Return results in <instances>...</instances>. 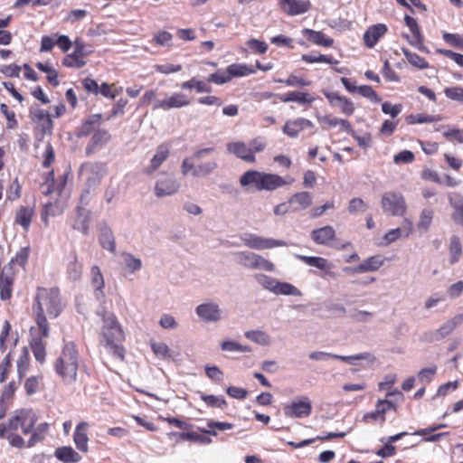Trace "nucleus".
<instances>
[{
    "mask_svg": "<svg viewBox=\"0 0 463 463\" xmlns=\"http://www.w3.org/2000/svg\"><path fill=\"white\" fill-rule=\"evenodd\" d=\"M63 304L56 288H39L37 289L33 312L37 326L45 336L49 335L47 319L56 318L62 311Z\"/></svg>",
    "mask_w": 463,
    "mask_h": 463,
    "instance_id": "obj_1",
    "label": "nucleus"
},
{
    "mask_svg": "<svg viewBox=\"0 0 463 463\" xmlns=\"http://www.w3.org/2000/svg\"><path fill=\"white\" fill-rule=\"evenodd\" d=\"M36 414L30 409H22L16 411L8 421L4 424L5 428V439L10 446L16 449L25 448V440L17 431L22 430L23 434L27 435L33 430V427L37 422Z\"/></svg>",
    "mask_w": 463,
    "mask_h": 463,
    "instance_id": "obj_2",
    "label": "nucleus"
},
{
    "mask_svg": "<svg viewBox=\"0 0 463 463\" xmlns=\"http://www.w3.org/2000/svg\"><path fill=\"white\" fill-rule=\"evenodd\" d=\"M292 178H284L277 174L248 170L244 172L240 179V185L245 190L254 188L257 191L272 192L285 185L290 184Z\"/></svg>",
    "mask_w": 463,
    "mask_h": 463,
    "instance_id": "obj_3",
    "label": "nucleus"
},
{
    "mask_svg": "<svg viewBox=\"0 0 463 463\" xmlns=\"http://www.w3.org/2000/svg\"><path fill=\"white\" fill-rule=\"evenodd\" d=\"M215 152L214 147H204L196 150L192 156L185 157L181 164V173L194 177H206L212 175L219 166L218 159L203 160Z\"/></svg>",
    "mask_w": 463,
    "mask_h": 463,
    "instance_id": "obj_4",
    "label": "nucleus"
},
{
    "mask_svg": "<svg viewBox=\"0 0 463 463\" xmlns=\"http://www.w3.org/2000/svg\"><path fill=\"white\" fill-rule=\"evenodd\" d=\"M102 320L101 344L109 353L122 360L124 358V349L121 342L125 338L124 331L114 314H104Z\"/></svg>",
    "mask_w": 463,
    "mask_h": 463,
    "instance_id": "obj_5",
    "label": "nucleus"
},
{
    "mask_svg": "<svg viewBox=\"0 0 463 463\" xmlns=\"http://www.w3.org/2000/svg\"><path fill=\"white\" fill-rule=\"evenodd\" d=\"M79 354L73 343H66L54 363V370L65 384L76 382L79 369Z\"/></svg>",
    "mask_w": 463,
    "mask_h": 463,
    "instance_id": "obj_6",
    "label": "nucleus"
},
{
    "mask_svg": "<svg viewBox=\"0 0 463 463\" xmlns=\"http://www.w3.org/2000/svg\"><path fill=\"white\" fill-rule=\"evenodd\" d=\"M234 257L235 261L246 269H259L268 272H274L276 270L273 262L253 251H238L234 254Z\"/></svg>",
    "mask_w": 463,
    "mask_h": 463,
    "instance_id": "obj_7",
    "label": "nucleus"
},
{
    "mask_svg": "<svg viewBox=\"0 0 463 463\" xmlns=\"http://www.w3.org/2000/svg\"><path fill=\"white\" fill-rule=\"evenodd\" d=\"M195 315L202 323L217 324L223 318V311L213 298H206L194 309Z\"/></svg>",
    "mask_w": 463,
    "mask_h": 463,
    "instance_id": "obj_8",
    "label": "nucleus"
},
{
    "mask_svg": "<svg viewBox=\"0 0 463 463\" xmlns=\"http://www.w3.org/2000/svg\"><path fill=\"white\" fill-rule=\"evenodd\" d=\"M240 239L244 246L256 250H270L288 245V243L283 240L262 237L251 232L242 233L240 236Z\"/></svg>",
    "mask_w": 463,
    "mask_h": 463,
    "instance_id": "obj_9",
    "label": "nucleus"
},
{
    "mask_svg": "<svg viewBox=\"0 0 463 463\" xmlns=\"http://www.w3.org/2000/svg\"><path fill=\"white\" fill-rule=\"evenodd\" d=\"M73 46L74 51L63 57L62 64L68 68H83L87 64L86 57L91 54L93 51L80 38L74 41Z\"/></svg>",
    "mask_w": 463,
    "mask_h": 463,
    "instance_id": "obj_10",
    "label": "nucleus"
},
{
    "mask_svg": "<svg viewBox=\"0 0 463 463\" xmlns=\"http://www.w3.org/2000/svg\"><path fill=\"white\" fill-rule=\"evenodd\" d=\"M381 204L383 213L391 216H403L407 211L405 198L401 193L387 192L383 194Z\"/></svg>",
    "mask_w": 463,
    "mask_h": 463,
    "instance_id": "obj_11",
    "label": "nucleus"
},
{
    "mask_svg": "<svg viewBox=\"0 0 463 463\" xmlns=\"http://www.w3.org/2000/svg\"><path fill=\"white\" fill-rule=\"evenodd\" d=\"M463 323V313L458 314L445 321L438 329L424 332L421 335L423 342L432 343L440 341L449 335L458 326Z\"/></svg>",
    "mask_w": 463,
    "mask_h": 463,
    "instance_id": "obj_12",
    "label": "nucleus"
},
{
    "mask_svg": "<svg viewBox=\"0 0 463 463\" xmlns=\"http://www.w3.org/2000/svg\"><path fill=\"white\" fill-rule=\"evenodd\" d=\"M312 403L307 396H299L283 407V413L288 418L302 419L311 414Z\"/></svg>",
    "mask_w": 463,
    "mask_h": 463,
    "instance_id": "obj_13",
    "label": "nucleus"
},
{
    "mask_svg": "<svg viewBox=\"0 0 463 463\" xmlns=\"http://www.w3.org/2000/svg\"><path fill=\"white\" fill-rule=\"evenodd\" d=\"M192 99L183 92H175L161 100H156L153 105V109L169 110L173 109H181L191 104Z\"/></svg>",
    "mask_w": 463,
    "mask_h": 463,
    "instance_id": "obj_14",
    "label": "nucleus"
},
{
    "mask_svg": "<svg viewBox=\"0 0 463 463\" xmlns=\"http://www.w3.org/2000/svg\"><path fill=\"white\" fill-rule=\"evenodd\" d=\"M180 183L171 175H165L156 180L154 187V194L157 198L172 196L178 193Z\"/></svg>",
    "mask_w": 463,
    "mask_h": 463,
    "instance_id": "obj_15",
    "label": "nucleus"
},
{
    "mask_svg": "<svg viewBox=\"0 0 463 463\" xmlns=\"http://www.w3.org/2000/svg\"><path fill=\"white\" fill-rule=\"evenodd\" d=\"M30 113L33 116V120L37 124V128L43 134L51 135L53 128L51 115L37 105L32 106Z\"/></svg>",
    "mask_w": 463,
    "mask_h": 463,
    "instance_id": "obj_16",
    "label": "nucleus"
},
{
    "mask_svg": "<svg viewBox=\"0 0 463 463\" xmlns=\"http://www.w3.org/2000/svg\"><path fill=\"white\" fill-rule=\"evenodd\" d=\"M31 348L33 350V354L35 359L39 363H43L45 361L46 351H45V343L43 342V338L47 336L43 335V332L38 327L37 329L34 327L31 328Z\"/></svg>",
    "mask_w": 463,
    "mask_h": 463,
    "instance_id": "obj_17",
    "label": "nucleus"
},
{
    "mask_svg": "<svg viewBox=\"0 0 463 463\" xmlns=\"http://www.w3.org/2000/svg\"><path fill=\"white\" fill-rule=\"evenodd\" d=\"M295 257L310 267H315L320 270H323L326 275H328L332 278L335 277V273L331 271V269H333V264L326 259L322 257L306 256L300 254H295Z\"/></svg>",
    "mask_w": 463,
    "mask_h": 463,
    "instance_id": "obj_18",
    "label": "nucleus"
},
{
    "mask_svg": "<svg viewBox=\"0 0 463 463\" xmlns=\"http://www.w3.org/2000/svg\"><path fill=\"white\" fill-rule=\"evenodd\" d=\"M226 149L229 153L236 156L238 158L245 162L253 163L256 160V157L249 148V146L243 142H230L226 145Z\"/></svg>",
    "mask_w": 463,
    "mask_h": 463,
    "instance_id": "obj_19",
    "label": "nucleus"
},
{
    "mask_svg": "<svg viewBox=\"0 0 463 463\" xmlns=\"http://www.w3.org/2000/svg\"><path fill=\"white\" fill-rule=\"evenodd\" d=\"M89 423L86 421H81L77 424L74 433H73V441L74 444L80 452L87 453L89 451L88 442V429Z\"/></svg>",
    "mask_w": 463,
    "mask_h": 463,
    "instance_id": "obj_20",
    "label": "nucleus"
},
{
    "mask_svg": "<svg viewBox=\"0 0 463 463\" xmlns=\"http://www.w3.org/2000/svg\"><path fill=\"white\" fill-rule=\"evenodd\" d=\"M383 264L381 256H372L364 260L358 266L354 268L346 267L344 271H352L354 273L372 272L378 270Z\"/></svg>",
    "mask_w": 463,
    "mask_h": 463,
    "instance_id": "obj_21",
    "label": "nucleus"
},
{
    "mask_svg": "<svg viewBox=\"0 0 463 463\" xmlns=\"http://www.w3.org/2000/svg\"><path fill=\"white\" fill-rule=\"evenodd\" d=\"M282 10L289 15H298L308 11V0H281Z\"/></svg>",
    "mask_w": 463,
    "mask_h": 463,
    "instance_id": "obj_22",
    "label": "nucleus"
},
{
    "mask_svg": "<svg viewBox=\"0 0 463 463\" xmlns=\"http://www.w3.org/2000/svg\"><path fill=\"white\" fill-rule=\"evenodd\" d=\"M313 126L310 120L298 118L294 120L287 121L283 127V132L290 137H297L299 132L307 128H313Z\"/></svg>",
    "mask_w": 463,
    "mask_h": 463,
    "instance_id": "obj_23",
    "label": "nucleus"
},
{
    "mask_svg": "<svg viewBox=\"0 0 463 463\" xmlns=\"http://www.w3.org/2000/svg\"><path fill=\"white\" fill-rule=\"evenodd\" d=\"M66 208V203L61 199H56L54 202H46L43 205L42 220L47 225L48 218L61 214Z\"/></svg>",
    "mask_w": 463,
    "mask_h": 463,
    "instance_id": "obj_24",
    "label": "nucleus"
},
{
    "mask_svg": "<svg viewBox=\"0 0 463 463\" xmlns=\"http://www.w3.org/2000/svg\"><path fill=\"white\" fill-rule=\"evenodd\" d=\"M335 237V229L326 225L311 232V239L319 245H327Z\"/></svg>",
    "mask_w": 463,
    "mask_h": 463,
    "instance_id": "obj_25",
    "label": "nucleus"
},
{
    "mask_svg": "<svg viewBox=\"0 0 463 463\" xmlns=\"http://www.w3.org/2000/svg\"><path fill=\"white\" fill-rule=\"evenodd\" d=\"M387 32V27L383 24H378L369 27L364 34V41L368 48H373L379 39Z\"/></svg>",
    "mask_w": 463,
    "mask_h": 463,
    "instance_id": "obj_26",
    "label": "nucleus"
},
{
    "mask_svg": "<svg viewBox=\"0 0 463 463\" xmlns=\"http://www.w3.org/2000/svg\"><path fill=\"white\" fill-rule=\"evenodd\" d=\"M169 156V149L166 146L161 145L156 148V154L150 160V164L145 168L144 172L147 175L153 174L166 160Z\"/></svg>",
    "mask_w": 463,
    "mask_h": 463,
    "instance_id": "obj_27",
    "label": "nucleus"
},
{
    "mask_svg": "<svg viewBox=\"0 0 463 463\" xmlns=\"http://www.w3.org/2000/svg\"><path fill=\"white\" fill-rule=\"evenodd\" d=\"M85 171L88 175L86 182L90 188L98 185L106 173L104 165L99 164L87 165Z\"/></svg>",
    "mask_w": 463,
    "mask_h": 463,
    "instance_id": "obj_28",
    "label": "nucleus"
},
{
    "mask_svg": "<svg viewBox=\"0 0 463 463\" xmlns=\"http://www.w3.org/2000/svg\"><path fill=\"white\" fill-rule=\"evenodd\" d=\"M302 34L307 37L308 41L319 46L329 47L334 43L332 38L319 31L305 28L302 30Z\"/></svg>",
    "mask_w": 463,
    "mask_h": 463,
    "instance_id": "obj_29",
    "label": "nucleus"
},
{
    "mask_svg": "<svg viewBox=\"0 0 463 463\" xmlns=\"http://www.w3.org/2000/svg\"><path fill=\"white\" fill-rule=\"evenodd\" d=\"M313 197L308 192H299L293 194L288 200V203L293 205V211H302L307 209L312 204Z\"/></svg>",
    "mask_w": 463,
    "mask_h": 463,
    "instance_id": "obj_30",
    "label": "nucleus"
},
{
    "mask_svg": "<svg viewBox=\"0 0 463 463\" xmlns=\"http://www.w3.org/2000/svg\"><path fill=\"white\" fill-rule=\"evenodd\" d=\"M50 429V425L47 422L40 423L36 427L35 425L33 427V430L30 431L31 434L28 441H25L26 448H32L35 446L37 443L44 440L46 434Z\"/></svg>",
    "mask_w": 463,
    "mask_h": 463,
    "instance_id": "obj_31",
    "label": "nucleus"
},
{
    "mask_svg": "<svg viewBox=\"0 0 463 463\" xmlns=\"http://www.w3.org/2000/svg\"><path fill=\"white\" fill-rule=\"evenodd\" d=\"M54 456L63 463H77L81 459V456L70 446L56 449Z\"/></svg>",
    "mask_w": 463,
    "mask_h": 463,
    "instance_id": "obj_32",
    "label": "nucleus"
},
{
    "mask_svg": "<svg viewBox=\"0 0 463 463\" xmlns=\"http://www.w3.org/2000/svg\"><path fill=\"white\" fill-rule=\"evenodd\" d=\"M66 184V178L64 175L61 176V181L57 185L54 184L53 180V172L49 173L46 181L42 185V193L45 195H50L53 193H56L57 195H61L62 189L64 188Z\"/></svg>",
    "mask_w": 463,
    "mask_h": 463,
    "instance_id": "obj_33",
    "label": "nucleus"
},
{
    "mask_svg": "<svg viewBox=\"0 0 463 463\" xmlns=\"http://www.w3.org/2000/svg\"><path fill=\"white\" fill-rule=\"evenodd\" d=\"M91 284L94 288V296L98 300H101L105 295L102 290L104 287V279L99 267L93 266L90 270Z\"/></svg>",
    "mask_w": 463,
    "mask_h": 463,
    "instance_id": "obj_34",
    "label": "nucleus"
},
{
    "mask_svg": "<svg viewBox=\"0 0 463 463\" xmlns=\"http://www.w3.org/2000/svg\"><path fill=\"white\" fill-rule=\"evenodd\" d=\"M99 241L100 246L110 251L115 252L116 242L112 230L109 227H103L100 229Z\"/></svg>",
    "mask_w": 463,
    "mask_h": 463,
    "instance_id": "obj_35",
    "label": "nucleus"
},
{
    "mask_svg": "<svg viewBox=\"0 0 463 463\" xmlns=\"http://www.w3.org/2000/svg\"><path fill=\"white\" fill-rule=\"evenodd\" d=\"M34 213L33 207L20 206L16 212L15 222L21 225L24 230H28L31 224L32 218Z\"/></svg>",
    "mask_w": 463,
    "mask_h": 463,
    "instance_id": "obj_36",
    "label": "nucleus"
},
{
    "mask_svg": "<svg viewBox=\"0 0 463 463\" xmlns=\"http://www.w3.org/2000/svg\"><path fill=\"white\" fill-rule=\"evenodd\" d=\"M13 278L6 272L5 268L0 275V298L7 300L12 296Z\"/></svg>",
    "mask_w": 463,
    "mask_h": 463,
    "instance_id": "obj_37",
    "label": "nucleus"
},
{
    "mask_svg": "<svg viewBox=\"0 0 463 463\" xmlns=\"http://www.w3.org/2000/svg\"><path fill=\"white\" fill-rule=\"evenodd\" d=\"M182 90H195L198 93H210L212 87L208 84V81H203L195 77H193L189 80L184 81L181 84Z\"/></svg>",
    "mask_w": 463,
    "mask_h": 463,
    "instance_id": "obj_38",
    "label": "nucleus"
},
{
    "mask_svg": "<svg viewBox=\"0 0 463 463\" xmlns=\"http://www.w3.org/2000/svg\"><path fill=\"white\" fill-rule=\"evenodd\" d=\"M89 212L84 208L79 207L76 219L72 224L73 229L87 234L89 231Z\"/></svg>",
    "mask_w": 463,
    "mask_h": 463,
    "instance_id": "obj_39",
    "label": "nucleus"
},
{
    "mask_svg": "<svg viewBox=\"0 0 463 463\" xmlns=\"http://www.w3.org/2000/svg\"><path fill=\"white\" fill-rule=\"evenodd\" d=\"M278 98L282 102H291L296 101L300 104L311 103L314 101V98L310 97L307 93L299 92V91H291L287 94H279Z\"/></svg>",
    "mask_w": 463,
    "mask_h": 463,
    "instance_id": "obj_40",
    "label": "nucleus"
},
{
    "mask_svg": "<svg viewBox=\"0 0 463 463\" xmlns=\"http://www.w3.org/2000/svg\"><path fill=\"white\" fill-rule=\"evenodd\" d=\"M334 359H337L350 364H354L357 361L365 360L369 363L375 361V356L368 352L354 354V355H339L334 354Z\"/></svg>",
    "mask_w": 463,
    "mask_h": 463,
    "instance_id": "obj_41",
    "label": "nucleus"
},
{
    "mask_svg": "<svg viewBox=\"0 0 463 463\" xmlns=\"http://www.w3.org/2000/svg\"><path fill=\"white\" fill-rule=\"evenodd\" d=\"M231 80L233 77H244L255 72V69L252 66H249L242 63H233L227 67Z\"/></svg>",
    "mask_w": 463,
    "mask_h": 463,
    "instance_id": "obj_42",
    "label": "nucleus"
},
{
    "mask_svg": "<svg viewBox=\"0 0 463 463\" xmlns=\"http://www.w3.org/2000/svg\"><path fill=\"white\" fill-rule=\"evenodd\" d=\"M273 294L284 295V296H297V297H299L302 295L301 291L298 288H296L294 285L288 283V282H281L279 280L277 281V285H276Z\"/></svg>",
    "mask_w": 463,
    "mask_h": 463,
    "instance_id": "obj_43",
    "label": "nucleus"
},
{
    "mask_svg": "<svg viewBox=\"0 0 463 463\" xmlns=\"http://www.w3.org/2000/svg\"><path fill=\"white\" fill-rule=\"evenodd\" d=\"M208 430H202L203 432L212 435L217 436V431H225L232 430L233 428V424L226 421H216V420H208L207 421Z\"/></svg>",
    "mask_w": 463,
    "mask_h": 463,
    "instance_id": "obj_44",
    "label": "nucleus"
},
{
    "mask_svg": "<svg viewBox=\"0 0 463 463\" xmlns=\"http://www.w3.org/2000/svg\"><path fill=\"white\" fill-rule=\"evenodd\" d=\"M245 337L254 343L261 345H269L270 344V336L261 330H250L245 332Z\"/></svg>",
    "mask_w": 463,
    "mask_h": 463,
    "instance_id": "obj_45",
    "label": "nucleus"
},
{
    "mask_svg": "<svg viewBox=\"0 0 463 463\" xmlns=\"http://www.w3.org/2000/svg\"><path fill=\"white\" fill-rule=\"evenodd\" d=\"M254 280L266 290L274 292L278 279L265 275L263 273H256L253 276Z\"/></svg>",
    "mask_w": 463,
    "mask_h": 463,
    "instance_id": "obj_46",
    "label": "nucleus"
},
{
    "mask_svg": "<svg viewBox=\"0 0 463 463\" xmlns=\"http://www.w3.org/2000/svg\"><path fill=\"white\" fill-rule=\"evenodd\" d=\"M123 262L126 269L130 272L134 273L138 271L142 268V261L139 258L135 257L131 253H122Z\"/></svg>",
    "mask_w": 463,
    "mask_h": 463,
    "instance_id": "obj_47",
    "label": "nucleus"
},
{
    "mask_svg": "<svg viewBox=\"0 0 463 463\" xmlns=\"http://www.w3.org/2000/svg\"><path fill=\"white\" fill-rule=\"evenodd\" d=\"M402 52L406 57L407 61L414 67L418 69H427L429 68V63L425 61L424 58L420 57L415 52H412L407 49H402Z\"/></svg>",
    "mask_w": 463,
    "mask_h": 463,
    "instance_id": "obj_48",
    "label": "nucleus"
},
{
    "mask_svg": "<svg viewBox=\"0 0 463 463\" xmlns=\"http://www.w3.org/2000/svg\"><path fill=\"white\" fill-rule=\"evenodd\" d=\"M433 211L431 209H423L420 214V219L417 227L420 231L426 232L431 225L433 219Z\"/></svg>",
    "mask_w": 463,
    "mask_h": 463,
    "instance_id": "obj_49",
    "label": "nucleus"
},
{
    "mask_svg": "<svg viewBox=\"0 0 463 463\" xmlns=\"http://www.w3.org/2000/svg\"><path fill=\"white\" fill-rule=\"evenodd\" d=\"M449 253V262L451 264L458 262L462 253V248L458 237L455 235L450 238Z\"/></svg>",
    "mask_w": 463,
    "mask_h": 463,
    "instance_id": "obj_50",
    "label": "nucleus"
},
{
    "mask_svg": "<svg viewBox=\"0 0 463 463\" xmlns=\"http://www.w3.org/2000/svg\"><path fill=\"white\" fill-rule=\"evenodd\" d=\"M450 204L454 207L455 211L452 214V219L455 222L463 224V199L458 196L454 200L450 195L449 196Z\"/></svg>",
    "mask_w": 463,
    "mask_h": 463,
    "instance_id": "obj_51",
    "label": "nucleus"
},
{
    "mask_svg": "<svg viewBox=\"0 0 463 463\" xmlns=\"http://www.w3.org/2000/svg\"><path fill=\"white\" fill-rule=\"evenodd\" d=\"M150 345L153 353L156 355V357L164 360L171 357V351L166 344L163 342L152 341Z\"/></svg>",
    "mask_w": 463,
    "mask_h": 463,
    "instance_id": "obj_52",
    "label": "nucleus"
},
{
    "mask_svg": "<svg viewBox=\"0 0 463 463\" xmlns=\"http://www.w3.org/2000/svg\"><path fill=\"white\" fill-rule=\"evenodd\" d=\"M10 329H11L10 323L5 320L4 323L3 328L1 330V334H0V351L3 353L6 351L9 345L14 344L13 339L9 338Z\"/></svg>",
    "mask_w": 463,
    "mask_h": 463,
    "instance_id": "obj_53",
    "label": "nucleus"
},
{
    "mask_svg": "<svg viewBox=\"0 0 463 463\" xmlns=\"http://www.w3.org/2000/svg\"><path fill=\"white\" fill-rule=\"evenodd\" d=\"M152 41L158 46L171 47L173 35L167 31H159L154 34Z\"/></svg>",
    "mask_w": 463,
    "mask_h": 463,
    "instance_id": "obj_54",
    "label": "nucleus"
},
{
    "mask_svg": "<svg viewBox=\"0 0 463 463\" xmlns=\"http://www.w3.org/2000/svg\"><path fill=\"white\" fill-rule=\"evenodd\" d=\"M302 61L308 63L315 62H324L329 64H337L338 61L334 60L331 56L324 55V54H303Z\"/></svg>",
    "mask_w": 463,
    "mask_h": 463,
    "instance_id": "obj_55",
    "label": "nucleus"
},
{
    "mask_svg": "<svg viewBox=\"0 0 463 463\" xmlns=\"http://www.w3.org/2000/svg\"><path fill=\"white\" fill-rule=\"evenodd\" d=\"M221 348L222 351L226 352L249 353L251 351L250 346L242 345L235 341H223L221 345Z\"/></svg>",
    "mask_w": 463,
    "mask_h": 463,
    "instance_id": "obj_56",
    "label": "nucleus"
},
{
    "mask_svg": "<svg viewBox=\"0 0 463 463\" xmlns=\"http://www.w3.org/2000/svg\"><path fill=\"white\" fill-rule=\"evenodd\" d=\"M201 398L210 407L222 409L227 406V402L222 396L202 394Z\"/></svg>",
    "mask_w": 463,
    "mask_h": 463,
    "instance_id": "obj_57",
    "label": "nucleus"
},
{
    "mask_svg": "<svg viewBox=\"0 0 463 463\" xmlns=\"http://www.w3.org/2000/svg\"><path fill=\"white\" fill-rule=\"evenodd\" d=\"M442 38L449 45L455 48L463 49V35L458 33H443Z\"/></svg>",
    "mask_w": 463,
    "mask_h": 463,
    "instance_id": "obj_58",
    "label": "nucleus"
},
{
    "mask_svg": "<svg viewBox=\"0 0 463 463\" xmlns=\"http://www.w3.org/2000/svg\"><path fill=\"white\" fill-rule=\"evenodd\" d=\"M42 383L41 376H31L29 377L24 383V389L28 395H32L35 393L39 389Z\"/></svg>",
    "mask_w": 463,
    "mask_h": 463,
    "instance_id": "obj_59",
    "label": "nucleus"
},
{
    "mask_svg": "<svg viewBox=\"0 0 463 463\" xmlns=\"http://www.w3.org/2000/svg\"><path fill=\"white\" fill-rule=\"evenodd\" d=\"M357 92L373 103H379L381 101L379 95L369 85H363L358 87Z\"/></svg>",
    "mask_w": 463,
    "mask_h": 463,
    "instance_id": "obj_60",
    "label": "nucleus"
},
{
    "mask_svg": "<svg viewBox=\"0 0 463 463\" xmlns=\"http://www.w3.org/2000/svg\"><path fill=\"white\" fill-rule=\"evenodd\" d=\"M231 80V75H229L228 71H218L214 73H212L208 76L207 81L213 82L215 84H224Z\"/></svg>",
    "mask_w": 463,
    "mask_h": 463,
    "instance_id": "obj_61",
    "label": "nucleus"
},
{
    "mask_svg": "<svg viewBox=\"0 0 463 463\" xmlns=\"http://www.w3.org/2000/svg\"><path fill=\"white\" fill-rule=\"evenodd\" d=\"M335 107H338L340 111L345 116L353 115L355 109L354 105L351 99L344 96H342L340 100L336 103Z\"/></svg>",
    "mask_w": 463,
    "mask_h": 463,
    "instance_id": "obj_62",
    "label": "nucleus"
},
{
    "mask_svg": "<svg viewBox=\"0 0 463 463\" xmlns=\"http://www.w3.org/2000/svg\"><path fill=\"white\" fill-rule=\"evenodd\" d=\"M404 21H405L406 25L409 27V29L411 30V33L413 34V36L417 40V42L421 43H422V36L420 34V28H419L417 21L414 18H412L411 16H410V15H405Z\"/></svg>",
    "mask_w": 463,
    "mask_h": 463,
    "instance_id": "obj_63",
    "label": "nucleus"
},
{
    "mask_svg": "<svg viewBox=\"0 0 463 463\" xmlns=\"http://www.w3.org/2000/svg\"><path fill=\"white\" fill-rule=\"evenodd\" d=\"M444 93L447 98L463 102V88L462 87H449L446 88Z\"/></svg>",
    "mask_w": 463,
    "mask_h": 463,
    "instance_id": "obj_64",
    "label": "nucleus"
}]
</instances>
